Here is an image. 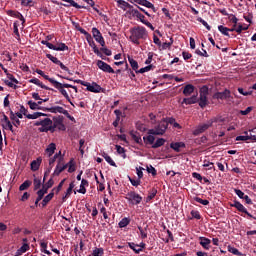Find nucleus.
<instances>
[{"label":"nucleus","instance_id":"nucleus-1","mask_svg":"<svg viewBox=\"0 0 256 256\" xmlns=\"http://www.w3.org/2000/svg\"><path fill=\"white\" fill-rule=\"evenodd\" d=\"M147 29L143 26H135L130 29V41L134 45H140V39H147Z\"/></svg>","mask_w":256,"mask_h":256},{"label":"nucleus","instance_id":"nucleus-2","mask_svg":"<svg viewBox=\"0 0 256 256\" xmlns=\"http://www.w3.org/2000/svg\"><path fill=\"white\" fill-rule=\"evenodd\" d=\"M50 83L53 85V87H55V89L59 91V93H61V95H63V97H65L68 103L73 105V102H71V98L69 97V93H67V90L65 89L71 88V89H74L75 93H77L76 86H73L71 84H63L57 80H50Z\"/></svg>","mask_w":256,"mask_h":256},{"label":"nucleus","instance_id":"nucleus-3","mask_svg":"<svg viewBox=\"0 0 256 256\" xmlns=\"http://www.w3.org/2000/svg\"><path fill=\"white\" fill-rule=\"evenodd\" d=\"M167 127H169V121L164 119L160 121L155 128L148 130V133L150 135H165V132L167 131Z\"/></svg>","mask_w":256,"mask_h":256},{"label":"nucleus","instance_id":"nucleus-4","mask_svg":"<svg viewBox=\"0 0 256 256\" xmlns=\"http://www.w3.org/2000/svg\"><path fill=\"white\" fill-rule=\"evenodd\" d=\"M217 121H218L217 118H213L203 124L198 125L193 131V135H201V133H205V131H207L209 127H212L213 123H217Z\"/></svg>","mask_w":256,"mask_h":256},{"label":"nucleus","instance_id":"nucleus-5","mask_svg":"<svg viewBox=\"0 0 256 256\" xmlns=\"http://www.w3.org/2000/svg\"><path fill=\"white\" fill-rule=\"evenodd\" d=\"M207 95H209V88L207 86H203L200 88V98H199V107L201 109L207 107Z\"/></svg>","mask_w":256,"mask_h":256},{"label":"nucleus","instance_id":"nucleus-6","mask_svg":"<svg viewBox=\"0 0 256 256\" xmlns=\"http://www.w3.org/2000/svg\"><path fill=\"white\" fill-rule=\"evenodd\" d=\"M126 199L132 205H139V203H141V201H143V197H141V195H139L133 191L127 193Z\"/></svg>","mask_w":256,"mask_h":256},{"label":"nucleus","instance_id":"nucleus-7","mask_svg":"<svg viewBox=\"0 0 256 256\" xmlns=\"http://www.w3.org/2000/svg\"><path fill=\"white\" fill-rule=\"evenodd\" d=\"M44 111H48V113H61L62 115L68 117V119H73L71 118L69 111H67L65 108L61 106H52L50 108H45Z\"/></svg>","mask_w":256,"mask_h":256},{"label":"nucleus","instance_id":"nucleus-8","mask_svg":"<svg viewBox=\"0 0 256 256\" xmlns=\"http://www.w3.org/2000/svg\"><path fill=\"white\" fill-rule=\"evenodd\" d=\"M97 67L100 68L104 73H115V70L111 67V65L105 63L103 60H98L96 63Z\"/></svg>","mask_w":256,"mask_h":256},{"label":"nucleus","instance_id":"nucleus-9","mask_svg":"<svg viewBox=\"0 0 256 256\" xmlns=\"http://www.w3.org/2000/svg\"><path fill=\"white\" fill-rule=\"evenodd\" d=\"M92 35L97 43H99L102 47H105V39L103 38V35H101V31H99V29L92 28Z\"/></svg>","mask_w":256,"mask_h":256},{"label":"nucleus","instance_id":"nucleus-10","mask_svg":"<svg viewBox=\"0 0 256 256\" xmlns=\"http://www.w3.org/2000/svg\"><path fill=\"white\" fill-rule=\"evenodd\" d=\"M86 89L87 91H90V93H101V91H103V88L95 82H86Z\"/></svg>","mask_w":256,"mask_h":256},{"label":"nucleus","instance_id":"nucleus-11","mask_svg":"<svg viewBox=\"0 0 256 256\" xmlns=\"http://www.w3.org/2000/svg\"><path fill=\"white\" fill-rule=\"evenodd\" d=\"M41 127L39 128V131L41 133L47 132L49 129H51V126L53 125V121L50 118H45L41 120Z\"/></svg>","mask_w":256,"mask_h":256},{"label":"nucleus","instance_id":"nucleus-12","mask_svg":"<svg viewBox=\"0 0 256 256\" xmlns=\"http://www.w3.org/2000/svg\"><path fill=\"white\" fill-rule=\"evenodd\" d=\"M73 189H75V182H71L69 184V187L67 188L65 194L62 197L63 202L67 201V199L71 197V194L73 193V191H74V195H77V190H73Z\"/></svg>","mask_w":256,"mask_h":256},{"label":"nucleus","instance_id":"nucleus-13","mask_svg":"<svg viewBox=\"0 0 256 256\" xmlns=\"http://www.w3.org/2000/svg\"><path fill=\"white\" fill-rule=\"evenodd\" d=\"M229 97H231V91L227 89L223 92H217L213 96L214 99H221V100L229 99Z\"/></svg>","mask_w":256,"mask_h":256},{"label":"nucleus","instance_id":"nucleus-14","mask_svg":"<svg viewBox=\"0 0 256 256\" xmlns=\"http://www.w3.org/2000/svg\"><path fill=\"white\" fill-rule=\"evenodd\" d=\"M141 12H139V10L135 9L133 6L126 11V16L129 19H138L139 15Z\"/></svg>","mask_w":256,"mask_h":256},{"label":"nucleus","instance_id":"nucleus-15","mask_svg":"<svg viewBox=\"0 0 256 256\" xmlns=\"http://www.w3.org/2000/svg\"><path fill=\"white\" fill-rule=\"evenodd\" d=\"M232 207H235L241 213H245L248 217H253V215H251V213L247 211V208H245V206H243L241 202H234V204H232Z\"/></svg>","mask_w":256,"mask_h":256},{"label":"nucleus","instance_id":"nucleus-16","mask_svg":"<svg viewBox=\"0 0 256 256\" xmlns=\"http://www.w3.org/2000/svg\"><path fill=\"white\" fill-rule=\"evenodd\" d=\"M116 1V3H117V5H118V7L120 8V9H122L123 11H127V9H128V11L131 9V7H133V5H131V4H129L127 1H125V0H115Z\"/></svg>","mask_w":256,"mask_h":256},{"label":"nucleus","instance_id":"nucleus-17","mask_svg":"<svg viewBox=\"0 0 256 256\" xmlns=\"http://www.w3.org/2000/svg\"><path fill=\"white\" fill-rule=\"evenodd\" d=\"M43 159L38 157L36 160L32 161L30 164L31 171H39V167H41Z\"/></svg>","mask_w":256,"mask_h":256},{"label":"nucleus","instance_id":"nucleus-18","mask_svg":"<svg viewBox=\"0 0 256 256\" xmlns=\"http://www.w3.org/2000/svg\"><path fill=\"white\" fill-rule=\"evenodd\" d=\"M137 20L141 21V23H143V25H146V27H149V29H151V31H155V27H153V24H151V22L145 20V15L140 13L138 15Z\"/></svg>","mask_w":256,"mask_h":256},{"label":"nucleus","instance_id":"nucleus-19","mask_svg":"<svg viewBox=\"0 0 256 256\" xmlns=\"http://www.w3.org/2000/svg\"><path fill=\"white\" fill-rule=\"evenodd\" d=\"M85 187H89V181L82 179L80 188L77 190V193H81L82 195H85L87 193V189Z\"/></svg>","mask_w":256,"mask_h":256},{"label":"nucleus","instance_id":"nucleus-20","mask_svg":"<svg viewBox=\"0 0 256 256\" xmlns=\"http://www.w3.org/2000/svg\"><path fill=\"white\" fill-rule=\"evenodd\" d=\"M199 240H200V245L203 247V249H206V250L210 249L211 239L205 238V237H200Z\"/></svg>","mask_w":256,"mask_h":256},{"label":"nucleus","instance_id":"nucleus-21","mask_svg":"<svg viewBox=\"0 0 256 256\" xmlns=\"http://www.w3.org/2000/svg\"><path fill=\"white\" fill-rule=\"evenodd\" d=\"M197 101H199V99L197 98V95H193L189 98H184L183 101H182V104L194 105V103H197Z\"/></svg>","mask_w":256,"mask_h":256},{"label":"nucleus","instance_id":"nucleus-22","mask_svg":"<svg viewBox=\"0 0 256 256\" xmlns=\"http://www.w3.org/2000/svg\"><path fill=\"white\" fill-rule=\"evenodd\" d=\"M153 135H157V134H150L148 132V135L143 137L144 143H146L147 145H154L155 144V136H153Z\"/></svg>","mask_w":256,"mask_h":256},{"label":"nucleus","instance_id":"nucleus-23","mask_svg":"<svg viewBox=\"0 0 256 256\" xmlns=\"http://www.w3.org/2000/svg\"><path fill=\"white\" fill-rule=\"evenodd\" d=\"M29 83H34V85H37L38 87H41V89H46V91H50L51 88L50 87H47L43 84V82H40L39 79L37 78H32L29 80Z\"/></svg>","mask_w":256,"mask_h":256},{"label":"nucleus","instance_id":"nucleus-24","mask_svg":"<svg viewBox=\"0 0 256 256\" xmlns=\"http://www.w3.org/2000/svg\"><path fill=\"white\" fill-rule=\"evenodd\" d=\"M194 91H195V86H193L191 84H187L184 87L183 95H185V97H189Z\"/></svg>","mask_w":256,"mask_h":256},{"label":"nucleus","instance_id":"nucleus-25","mask_svg":"<svg viewBox=\"0 0 256 256\" xmlns=\"http://www.w3.org/2000/svg\"><path fill=\"white\" fill-rule=\"evenodd\" d=\"M56 149H57V145H55V143H51L47 146L45 153L47 154L48 157H51L55 153Z\"/></svg>","mask_w":256,"mask_h":256},{"label":"nucleus","instance_id":"nucleus-26","mask_svg":"<svg viewBox=\"0 0 256 256\" xmlns=\"http://www.w3.org/2000/svg\"><path fill=\"white\" fill-rule=\"evenodd\" d=\"M170 147H171V149H173L174 151L179 153V151H181V149H183V147H185V143H183V142L171 143Z\"/></svg>","mask_w":256,"mask_h":256},{"label":"nucleus","instance_id":"nucleus-27","mask_svg":"<svg viewBox=\"0 0 256 256\" xmlns=\"http://www.w3.org/2000/svg\"><path fill=\"white\" fill-rule=\"evenodd\" d=\"M26 251H29V244H23L16 252L15 256L23 255V253H26Z\"/></svg>","mask_w":256,"mask_h":256},{"label":"nucleus","instance_id":"nucleus-28","mask_svg":"<svg viewBox=\"0 0 256 256\" xmlns=\"http://www.w3.org/2000/svg\"><path fill=\"white\" fill-rule=\"evenodd\" d=\"M55 51H69V46H66L65 43H57L55 45Z\"/></svg>","mask_w":256,"mask_h":256},{"label":"nucleus","instance_id":"nucleus-29","mask_svg":"<svg viewBox=\"0 0 256 256\" xmlns=\"http://www.w3.org/2000/svg\"><path fill=\"white\" fill-rule=\"evenodd\" d=\"M67 169V165H63V166H59L57 165L53 175L59 176L61 175V173H63V171H65Z\"/></svg>","mask_w":256,"mask_h":256},{"label":"nucleus","instance_id":"nucleus-30","mask_svg":"<svg viewBox=\"0 0 256 256\" xmlns=\"http://www.w3.org/2000/svg\"><path fill=\"white\" fill-rule=\"evenodd\" d=\"M28 105L32 111H40L43 109L41 106H38L37 102H33V100L28 101Z\"/></svg>","mask_w":256,"mask_h":256},{"label":"nucleus","instance_id":"nucleus-31","mask_svg":"<svg viewBox=\"0 0 256 256\" xmlns=\"http://www.w3.org/2000/svg\"><path fill=\"white\" fill-rule=\"evenodd\" d=\"M10 119L13 121V125L15 127H19V125H21V121L19 120V118H17L15 113L10 112Z\"/></svg>","mask_w":256,"mask_h":256},{"label":"nucleus","instance_id":"nucleus-32","mask_svg":"<svg viewBox=\"0 0 256 256\" xmlns=\"http://www.w3.org/2000/svg\"><path fill=\"white\" fill-rule=\"evenodd\" d=\"M130 136L136 143H141V135L139 134V132L131 131Z\"/></svg>","mask_w":256,"mask_h":256},{"label":"nucleus","instance_id":"nucleus-33","mask_svg":"<svg viewBox=\"0 0 256 256\" xmlns=\"http://www.w3.org/2000/svg\"><path fill=\"white\" fill-rule=\"evenodd\" d=\"M68 167V173H75V160L74 159H71L67 164Z\"/></svg>","mask_w":256,"mask_h":256},{"label":"nucleus","instance_id":"nucleus-34","mask_svg":"<svg viewBox=\"0 0 256 256\" xmlns=\"http://www.w3.org/2000/svg\"><path fill=\"white\" fill-rule=\"evenodd\" d=\"M27 119H39V117H45V113L34 112L33 114L26 115Z\"/></svg>","mask_w":256,"mask_h":256},{"label":"nucleus","instance_id":"nucleus-35","mask_svg":"<svg viewBox=\"0 0 256 256\" xmlns=\"http://www.w3.org/2000/svg\"><path fill=\"white\" fill-rule=\"evenodd\" d=\"M163 145H165V139L159 138L156 140V142H154V144L152 145V148L158 149V147H163Z\"/></svg>","mask_w":256,"mask_h":256},{"label":"nucleus","instance_id":"nucleus-36","mask_svg":"<svg viewBox=\"0 0 256 256\" xmlns=\"http://www.w3.org/2000/svg\"><path fill=\"white\" fill-rule=\"evenodd\" d=\"M128 61L133 69V71H137L139 69V63L135 61L131 56H128Z\"/></svg>","mask_w":256,"mask_h":256},{"label":"nucleus","instance_id":"nucleus-37","mask_svg":"<svg viewBox=\"0 0 256 256\" xmlns=\"http://www.w3.org/2000/svg\"><path fill=\"white\" fill-rule=\"evenodd\" d=\"M54 195H55V193L51 192L47 196H45L42 201V207H45L47 205V203H49V201H51V199H53Z\"/></svg>","mask_w":256,"mask_h":256},{"label":"nucleus","instance_id":"nucleus-38","mask_svg":"<svg viewBox=\"0 0 256 256\" xmlns=\"http://www.w3.org/2000/svg\"><path fill=\"white\" fill-rule=\"evenodd\" d=\"M29 187H31V181L26 180L20 185L19 190L20 191H27V189H29Z\"/></svg>","mask_w":256,"mask_h":256},{"label":"nucleus","instance_id":"nucleus-39","mask_svg":"<svg viewBox=\"0 0 256 256\" xmlns=\"http://www.w3.org/2000/svg\"><path fill=\"white\" fill-rule=\"evenodd\" d=\"M102 157L105 159L106 162L109 163V165H111L112 167H116L115 161H113V158H111V156H109L107 153H104Z\"/></svg>","mask_w":256,"mask_h":256},{"label":"nucleus","instance_id":"nucleus-40","mask_svg":"<svg viewBox=\"0 0 256 256\" xmlns=\"http://www.w3.org/2000/svg\"><path fill=\"white\" fill-rule=\"evenodd\" d=\"M36 73H37L38 75H41V77H43L44 79H46V81H49V83H51V81H55V79L50 78L48 75H46L45 72H43V70L37 69V70H36Z\"/></svg>","mask_w":256,"mask_h":256},{"label":"nucleus","instance_id":"nucleus-41","mask_svg":"<svg viewBox=\"0 0 256 256\" xmlns=\"http://www.w3.org/2000/svg\"><path fill=\"white\" fill-rule=\"evenodd\" d=\"M5 75L8 77L9 81H13V83L18 84L19 81L13 76V74L9 73L7 69H4Z\"/></svg>","mask_w":256,"mask_h":256},{"label":"nucleus","instance_id":"nucleus-42","mask_svg":"<svg viewBox=\"0 0 256 256\" xmlns=\"http://www.w3.org/2000/svg\"><path fill=\"white\" fill-rule=\"evenodd\" d=\"M47 188L45 186L42 187V189L38 190L37 195H38V201H41L43 197L45 196V193H47Z\"/></svg>","mask_w":256,"mask_h":256},{"label":"nucleus","instance_id":"nucleus-43","mask_svg":"<svg viewBox=\"0 0 256 256\" xmlns=\"http://www.w3.org/2000/svg\"><path fill=\"white\" fill-rule=\"evenodd\" d=\"M218 31H220V33H222V35L229 37V28H227L223 25H220V26H218Z\"/></svg>","mask_w":256,"mask_h":256},{"label":"nucleus","instance_id":"nucleus-44","mask_svg":"<svg viewBox=\"0 0 256 256\" xmlns=\"http://www.w3.org/2000/svg\"><path fill=\"white\" fill-rule=\"evenodd\" d=\"M128 247H130V249H133L136 253H141V248H139V244L130 242L128 243Z\"/></svg>","mask_w":256,"mask_h":256},{"label":"nucleus","instance_id":"nucleus-45","mask_svg":"<svg viewBox=\"0 0 256 256\" xmlns=\"http://www.w3.org/2000/svg\"><path fill=\"white\" fill-rule=\"evenodd\" d=\"M228 19L231 23L234 24V27H237V23H239V19H237V16L236 15H233V14H230L228 15Z\"/></svg>","mask_w":256,"mask_h":256},{"label":"nucleus","instance_id":"nucleus-46","mask_svg":"<svg viewBox=\"0 0 256 256\" xmlns=\"http://www.w3.org/2000/svg\"><path fill=\"white\" fill-rule=\"evenodd\" d=\"M40 247L42 253H45L46 255H51V252L47 250V242H41Z\"/></svg>","mask_w":256,"mask_h":256},{"label":"nucleus","instance_id":"nucleus-47","mask_svg":"<svg viewBox=\"0 0 256 256\" xmlns=\"http://www.w3.org/2000/svg\"><path fill=\"white\" fill-rule=\"evenodd\" d=\"M142 6L147 7V9H153V11L155 12V5H153V3H151V2H149V0H143Z\"/></svg>","mask_w":256,"mask_h":256},{"label":"nucleus","instance_id":"nucleus-48","mask_svg":"<svg viewBox=\"0 0 256 256\" xmlns=\"http://www.w3.org/2000/svg\"><path fill=\"white\" fill-rule=\"evenodd\" d=\"M203 167H208V170L211 171V169H215V164L209 160H204Z\"/></svg>","mask_w":256,"mask_h":256},{"label":"nucleus","instance_id":"nucleus-49","mask_svg":"<svg viewBox=\"0 0 256 256\" xmlns=\"http://www.w3.org/2000/svg\"><path fill=\"white\" fill-rule=\"evenodd\" d=\"M131 185H133V187H139V185H141V179H133L131 177H128Z\"/></svg>","mask_w":256,"mask_h":256},{"label":"nucleus","instance_id":"nucleus-50","mask_svg":"<svg viewBox=\"0 0 256 256\" xmlns=\"http://www.w3.org/2000/svg\"><path fill=\"white\" fill-rule=\"evenodd\" d=\"M54 127H58V129H65V126L63 125V120L61 119L54 120Z\"/></svg>","mask_w":256,"mask_h":256},{"label":"nucleus","instance_id":"nucleus-51","mask_svg":"<svg viewBox=\"0 0 256 256\" xmlns=\"http://www.w3.org/2000/svg\"><path fill=\"white\" fill-rule=\"evenodd\" d=\"M104 250L103 248H95L92 252L93 256H103Z\"/></svg>","mask_w":256,"mask_h":256},{"label":"nucleus","instance_id":"nucleus-52","mask_svg":"<svg viewBox=\"0 0 256 256\" xmlns=\"http://www.w3.org/2000/svg\"><path fill=\"white\" fill-rule=\"evenodd\" d=\"M120 229H123V227H127L129 225V220L127 218H123L119 223H118Z\"/></svg>","mask_w":256,"mask_h":256},{"label":"nucleus","instance_id":"nucleus-53","mask_svg":"<svg viewBox=\"0 0 256 256\" xmlns=\"http://www.w3.org/2000/svg\"><path fill=\"white\" fill-rule=\"evenodd\" d=\"M2 127L3 129H9V131H13V124H11V121L3 122Z\"/></svg>","mask_w":256,"mask_h":256},{"label":"nucleus","instance_id":"nucleus-54","mask_svg":"<svg viewBox=\"0 0 256 256\" xmlns=\"http://www.w3.org/2000/svg\"><path fill=\"white\" fill-rule=\"evenodd\" d=\"M65 3H69L72 7H75L76 9H81V6L77 4L74 0H62Z\"/></svg>","mask_w":256,"mask_h":256},{"label":"nucleus","instance_id":"nucleus-55","mask_svg":"<svg viewBox=\"0 0 256 256\" xmlns=\"http://www.w3.org/2000/svg\"><path fill=\"white\" fill-rule=\"evenodd\" d=\"M249 29V26L243 27V25L238 24L236 26V33H242L243 31H247Z\"/></svg>","mask_w":256,"mask_h":256},{"label":"nucleus","instance_id":"nucleus-56","mask_svg":"<svg viewBox=\"0 0 256 256\" xmlns=\"http://www.w3.org/2000/svg\"><path fill=\"white\" fill-rule=\"evenodd\" d=\"M4 83L5 85H7L8 87H11L12 89H17V84H15L13 80H5Z\"/></svg>","mask_w":256,"mask_h":256},{"label":"nucleus","instance_id":"nucleus-57","mask_svg":"<svg viewBox=\"0 0 256 256\" xmlns=\"http://www.w3.org/2000/svg\"><path fill=\"white\" fill-rule=\"evenodd\" d=\"M46 57H47V59L52 61V63H55V65H58L59 59H57V57H55V56H53L51 54H47Z\"/></svg>","mask_w":256,"mask_h":256},{"label":"nucleus","instance_id":"nucleus-58","mask_svg":"<svg viewBox=\"0 0 256 256\" xmlns=\"http://www.w3.org/2000/svg\"><path fill=\"white\" fill-rule=\"evenodd\" d=\"M251 139V136L244 135V136H237L235 141H249Z\"/></svg>","mask_w":256,"mask_h":256},{"label":"nucleus","instance_id":"nucleus-59","mask_svg":"<svg viewBox=\"0 0 256 256\" xmlns=\"http://www.w3.org/2000/svg\"><path fill=\"white\" fill-rule=\"evenodd\" d=\"M155 195H157V190L153 189L147 196L146 201H151V199L155 198Z\"/></svg>","mask_w":256,"mask_h":256},{"label":"nucleus","instance_id":"nucleus-60","mask_svg":"<svg viewBox=\"0 0 256 256\" xmlns=\"http://www.w3.org/2000/svg\"><path fill=\"white\" fill-rule=\"evenodd\" d=\"M147 171H148V173H151V175H153V177H155V175H157V170L152 165L147 166Z\"/></svg>","mask_w":256,"mask_h":256},{"label":"nucleus","instance_id":"nucleus-61","mask_svg":"<svg viewBox=\"0 0 256 256\" xmlns=\"http://www.w3.org/2000/svg\"><path fill=\"white\" fill-rule=\"evenodd\" d=\"M194 200L197 202V203H200L201 205H209V200H203L199 197H195Z\"/></svg>","mask_w":256,"mask_h":256},{"label":"nucleus","instance_id":"nucleus-62","mask_svg":"<svg viewBox=\"0 0 256 256\" xmlns=\"http://www.w3.org/2000/svg\"><path fill=\"white\" fill-rule=\"evenodd\" d=\"M116 151L119 155H123V157L125 158V148L119 145H116Z\"/></svg>","mask_w":256,"mask_h":256},{"label":"nucleus","instance_id":"nucleus-63","mask_svg":"<svg viewBox=\"0 0 256 256\" xmlns=\"http://www.w3.org/2000/svg\"><path fill=\"white\" fill-rule=\"evenodd\" d=\"M136 171L138 179H143V171H145V169L143 167H138L136 168Z\"/></svg>","mask_w":256,"mask_h":256},{"label":"nucleus","instance_id":"nucleus-64","mask_svg":"<svg viewBox=\"0 0 256 256\" xmlns=\"http://www.w3.org/2000/svg\"><path fill=\"white\" fill-rule=\"evenodd\" d=\"M40 188H41V179L35 178L34 179V189L37 190V189H40Z\"/></svg>","mask_w":256,"mask_h":256}]
</instances>
